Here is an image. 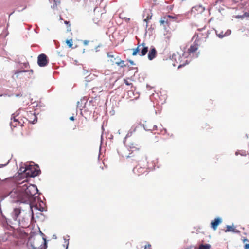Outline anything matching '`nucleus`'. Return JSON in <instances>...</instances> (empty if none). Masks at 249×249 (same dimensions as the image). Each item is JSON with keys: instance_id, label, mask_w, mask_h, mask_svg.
<instances>
[{"instance_id": "f257e3e1", "label": "nucleus", "mask_w": 249, "mask_h": 249, "mask_svg": "<svg viewBox=\"0 0 249 249\" xmlns=\"http://www.w3.org/2000/svg\"><path fill=\"white\" fill-rule=\"evenodd\" d=\"M37 189L35 185L23 181L19 184L16 189L12 190L9 194L15 202L28 203L34 199V196L36 194Z\"/></svg>"}, {"instance_id": "f03ea898", "label": "nucleus", "mask_w": 249, "mask_h": 249, "mask_svg": "<svg viewBox=\"0 0 249 249\" xmlns=\"http://www.w3.org/2000/svg\"><path fill=\"white\" fill-rule=\"evenodd\" d=\"M129 153H121V155L123 157L127 158H131L132 160L139 162L143 158L146 159L141 146L137 143H131L128 145Z\"/></svg>"}, {"instance_id": "7ed1b4c3", "label": "nucleus", "mask_w": 249, "mask_h": 249, "mask_svg": "<svg viewBox=\"0 0 249 249\" xmlns=\"http://www.w3.org/2000/svg\"><path fill=\"white\" fill-rule=\"evenodd\" d=\"M210 34V31L206 30V26H204L203 28L197 29V32L195 33L193 36V39L196 38L195 40L199 41L201 39L208 38Z\"/></svg>"}, {"instance_id": "20e7f679", "label": "nucleus", "mask_w": 249, "mask_h": 249, "mask_svg": "<svg viewBox=\"0 0 249 249\" xmlns=\"http://www.w3.org/2000/svg\"><path fill=\"white\" fill-rule=\"evenodd\" d=\"M148 51V47L145 46L144 43L139 44L138 43V46L135 49H133V52L132 53L133 55H136L138 53H140L141 56H144L146 55Z\"/></svg>"}, {"instance_id": "39448f33", "label": "nucleus", "mask_w": 249, "mask_h": 249, "mask_svg": "<svg viewBox=\"0 0 249 249\" xmlns=\"http://www.w3.org/2000/svg\"><path fill=\"white\" fill-rule=\"evenodd\" d=\"M25 174L28 177H34L38 175L41 171L38 170L37 167L35 166L30 165L26 168Z\"/></svg>"}, {"instance_id": "423d86ee", "label": "nucleus", "mask_w": 249, "mask_h": 249, "mask_svg": "<svg viewBox=\"0 0 249 249\" xmlns=\"http://www.w3.org/2000/svg\"><path fill=\"white\" fill-rule=\"evenodd\" d=\"M13 118H11L10 123L11 125L13 127H17V126H23L24 122L19 115H15L13 114Z\"/></svg>"}, {"instance_id": "0eeeda50", "label": "nucleus", "mask_w": 249, "mask_h": 249, "mask_svg": "<svg viewBox=\"0 0 249 249\" xmlns=\"http://www.w3.org/2000/svg\"><path fill=\"white\" fill-rule=\"evenodd\" d=\"M198 42V41L195 40L194 43L191 45L190 48L188 49L187 53L189 55H192V56L194 57H198V54L197 53V51L199 48Z\"/></svg>"}, {"instance_id": "6e6552de", "label": "nucleus", "mask_w": 249, "mask_h": 249, "mask_svg": "<svg viewBox=\"0 0 249 249\" xmlns=\"http://www.w3.org/2000/svg\"><path fill=\"white\" fill-rule=\"evenodd\" d=\"M48 63V59H47V56L42 53L38 55L37 57V64L40 67H45Z\"/></svg>"}, {"instance_id": "1a4fd4ad", "label": "nucleus", "mask_w": 249, "mask_h": 249, "mask_svg": "<svg viewBox=\"0 0 249 249\" xmlns=\"http://www.w3.org/2000/svg\"><path fill=\"white\" fill-rule=\"evenodd\" d=\"M175 60L177 63H178V68L184 66L188 63V61L186 57L183 55L181 56L180 55H178L176 57Z\"/></svg>"}, {"instance_id": "9d476101", "label": "nucleus", "mask_w": 249, "mask_h": 249, "mask_svg": "<svg viewBox=\"0 0 249 249\" xmlns=\"http://www.w3.org/2000/svg\"><path fill=\"white\" fill-rule=\"evenodd\" d=\"M147 166L142 167L140 164L137 165L133 169V172L137 176H140L147 172Z\"/></svg>"}, {"instance_id": "9b49d317", "label": "nucleus", "mask_w": 249, "mask_h": 249, "mask_svg": "<svg viewBox=\"0 0 249 249\" xmlns=\"http://www.w3.org/2000/svg\"><path fill=\"white\" fill-rule=\"evenodd\" d=\"M205 10V8L201 5H196L192 7L191 10V14L194 16V15L199 14L203 13Z\"/></svg>"}, {"instance_id": "f8f14e48", "label": "nucleus", "mask_w": 249, "mask_h": 249, "mask_svg": "<svg viewBox=\"0 0 249 249\" xmlns=\"http://www.w3.org/2000/svg\"><path fill=\"white\" fill-rule=\"evenodd\" d=\"M144 129L146 131H154L157 130V126L154 125L152 122H146L143 124Z\"/></svg>"}, {"instance_id": "ddd939ff", "label": "nucleus", "mask_w": 249, "mask_h": 249, "mask_svg": "<svg viewBox=\"0 0 249 249\" xmlns=\"http://www.w3.org/2000/svg\"><path fill=\"white\" fill-rule=\"evenodd\" d=\"M222 220L220 217H217L211 222V227L213 230H216L218 226L221 223Z\"/></svg>"}, {"instance_id": "4468645a", "label": "nucleus", "mask_w": 249, "mask_h": 249, "mask_svg": "<svg viewBox=\"0 0 249 249\" xmlns=\"http://www.w3.org/2000/svg\"><path fill=\"white\" fill-rule=\"evenodd\" d=\"M27 116V120L29 121V122L33 124H34L37 122V118L35 113L30 112L29 113H28Z\"/></svg>"}, {"instance_id": "2eb2a0df", "label": "nucleus", "mask_w": 249, "mask_h": 249, "mask_svg": "<svg viewBox=\"0 0 249 249\" xmlns=\"http://www.w3.org/2000/svg\"><path fill=\"white\" fill-rule=\"evenodd\" d=\"M26 72V71H21L16 72L14 75L13 76V78L14 79L23 78L24 77V73Z\"/></svg>"}, {"instance_id": "dca6fc26", "label": "nucleus", "mask_w": 249, "mask_h": 249, "mask_svg": "<svg viewBox=\"0 0 249 249\" xmlns=\"http://www.w3.org/2000/svg\"><path fill=\"white\" fill-rule=\"evenodd\" d=\"M157 51L155 48H153L151 49L148 54V58L150 60L153 59L156 56Z\"/></svg>"}, {"instance_id": "f3484780", "label": "nucleus", "mask_w": 249, "mask_h": 249, "mask_svg": "<svg viewBox=\"0 0 249 249\" xmlns=\"http://www.w3.org/2000/svg\"><path fill=\"white\" fill-rule=\"evenodd\" d=\"M21 213L20 208H15L12 212L13 218L15 220H17L19 215Z\"/></svg>"}, {"instance_id": "a211bd4d", "label": "nucleus", "mask_w": 249, "mask_h": 249, "mask_svg": "<svg viewBox=\"0 0 249 249\" xmlns=\"http://www.w3.org/2000/svg\"><path fill=\"white\" fill-rule=\"evenodd\" d=\"M107 56L108 58H110V61L112 63V64H115V61H117V58L120 59L119 56L115 57L114 55L112 54V53L111 52L107 53Z\"/></svg>"}, {"instance_id": "6ab92c4d", "label": "nucleus", "mask_w": 249, "mask_h": 249, "mask_svg": "<svg viewBox=\"0 0 249 249\" xmlns=\"http://www.w3.org/2000/svg\"><path fill=\"white\" fill-rule=\"evenodd\" d=\"M116 60V61H115V64H116L121 68L126 67L127 66V64H125V61L121 60L120 58H117Z\"/></svg>"}, {"instance_id": "aec40b11", "label": "nucleus", "mask_w": 249, "mask_h": 249, "mask_svg": "<svg viewBox=\"0 0 249 249\" xmlns=\"http://www.w3.org/2000/svg\"><path fill=\"white\" fill-rule=\"evenodd\" d=\"M160 23L161 25H164V24H166L167 25L169 24V20L168 19L166 15H165L164 17L161 18L160 20Z\"/></svg>"}, {"instance_id": "412c9836", "label": "nucleus", "mask_w": 249, "mask_h": 249, "mask_svg": "<svg viewBox=\"0 0 249 249\" xmlns=\"http://www.w3.org/2000/svg\"><path fill=\"white\" fill-rule=\"evenodd\" d=\"M215 32L216 33L217 36L220 38H223L224 36H226L229 35L231 33V32L229 33L227 31V32H225V33H224L223 32H221L220 33H218L216 31H215Z\"/></svg>"}, {"instance_id": "4be33fe9", "label": "nucleus", "mask_w": 249, "mask_h": 249, "mask_svg": "<svg viewBox=\"0 0 249 249\" xmlns=\"http://www.w3.org/2000/svg\"><path fill=\"white\" fill-rule=\"evenodd\" d=\"M211 248V245L209 244H201L199 247L196 249V247H195V249H210Z\"/></svg>"}, {"instance_id": "5701e85b", "label": "nucleus", "mask_w": 249, "mask_h": 249, "mask_svg": "<svg viewBox=\"0 0 249 249\" xmlns=\"http://www.w3.org/2000/svg\"><path fill=\"white\" fill-rule=\"evenodd\" d=\"M102 15H103V14H100V18H101ZM93 20L95 23L98 24H99L100 23L104 21L102 19H99L98 16L94 18Z\"/></svg>"}, {"instance_id": "b1692460", "label": "nucleus", "mask_w": 249, "mask_h": 249, "mask_svg": "<svg viewBox=\"0 0 249 249\" xmlns=\"http://www.w3.org/2000/svg\"><path fill=\"white\" fill-rule=\"evenodd\" d=\"M93 93L101 92L102 91V87H93L92 89Z\"/></svg>"}, {"instance_id": "393cba45", "label": "nucleus", "mask_w": 249, "mask_h": 249, "mask_svg": "<svg viewBox=\"0 0 249 249\" xmlns=\"http://www.w3.org/2000/svg\"><path fill=\"white\" fill-rule=\"evenodd\" d=\"M167 17V18L169 20V22L171 20H173L174 21H177L178 18H177V16H172L171 15H166Z\"/></svg>"}, {"instance_id": "a878e982", "label": "nucleus", "mask_w": 249, "mask_h": 249, "mask_svg": "<svg viewBox=\"0 0 249 249\" xmlns=\"http://www.w3.org/2000/svg\"><path fill=\"white\" fill-rule=\"evenodd\" d=\"M66 43L69 48H72L73 42L72 39L67 40Z\"/></svg>"}, {"instance_id": "bb28decb", "label": "nucleus", "mask_w": 249, "mask_h": 249, "mask_svg": "<svg viewBox=\"0 0 249 249\" xmlns=\"http://www.w3.org/2000/svg\"><path fill=\"white\" fill-rule=\"evenodd\" d=\"M227 229L225 230V232L233 231L234 228L231 226H227Z\"/></svg>"}, {"instance_id": "cd10ccee", "label": "nucleus", "mask_w": 249, "mask_h": 249, "mask_svg": "<svg viewBox=\"0 0 249 249\" xmlns=\"http://www.w3.org/2000/svg\"><path fill=\"white\" fill-rule=\"evenodd\" d=\"M144 249H152L151 245L150 244L148 243L145 246Z\"/></svg>"}, {"instance_id": "c85d7f7f", "label": "nucleus", "mask_w": 249, "mask_h": 249, "mask_svg": "<svg viewBox=\"0 0 249 249\" xmlns=\"http://www.w3.org/2000/svg\"><path fill=\"white\" fill-rule=\"evenodd\" d=\"M124 83L126 85H128V86H130V85H132V83H130L126 79H124Z\"/></svg>"}, {"instance_id": "c756f323", "label": "nucleus", "mask_w": 249, "mask_h": 249, "mask_svg": "<svg viewBox=\"0 0 249 249\" xmlns=\"http://www.w3.org/2000/svg\"><path fill=\"white\" fill-rule=\"evenodd\" d=\"M65 23L68 25V29H67V30L68 31H71V29H70V22L69 21H65Z\"/></svg>"}, {"instance_id": "7c9ffc66", "label": "nucleus", "mask_w": 249, "mask_h": 249, "mask_svg": "<svg viewBox=\"0 0 249 249\" xmlns=\"http://www.w3.org/2000/svg\"><path fill=\"white\" fill-rule=\"evenodd\" d=\"M151 18V16L148 15V16L146 18H145V19H144V21L145 22H147V23L148 21L149 20H150Z\"/></svg>"}, {"instance_id": "2f4dec72", "label": "nucleus", "mask_w": 249, "mask_h": 249, "mask_svg": "<svg viewBox=\"0 0 249 249\" xmlns=\"http://www.w3.org/2000/svg\"><path fill=\"white\" fill-rule=\"evenodd\" d=\"M203 127L204 129H209L210 128V125L209 124H205Z\"/></svg>"}, {"instance_id": "473e14b6", "label": "nucleus", "mask_w": 249, "mask_h": 249, "mask_svg": "<svg viewBox=\"0 0 249 249\" xmlns=\"http://www.w3.org/2000/svg\"><path fill=\"white\" fill-rule=\"evenodd\" d=\"M245 249H249V243L246 244L244 246Z\"/></svg>"}, {"instance_id": "72a5a7b5", "label": "nucleus", "mask_w": 249, "mask_h": 249, "mask_svg": "<svg viewBox=\"0 0 249 249\" xmlns=\"http://www.w3.org/2000/svg\"><path fill=\"white\" fill-rule=\"evenodd\" d=\"M103 166H100L99 169H98V171L99 172L100 171H102L103 170Z\"/></svg>"}, {"instance_id": "f704fd0d", "label": "nucleus", "mask_w": 249, "mask_h": 249, "mask_svg": "<svg viewBox=\"0 0 249 249\" xmlns=\"http://www.w3.org/2000/svg\"><path fill=\"white\" fill-rule=\"evenodd\" d=\"M129 62L132 65H135V63L134 62H133V61L132 60H129Z\"/></svg>"}, {"instance_id": "c9c22d12", "label": "nucleus", "mask_w": 249, "mask_h": 249, "mask_svg": "<svg viewBox=\"0 0 249 249\" xmlns=\"http://www.w3.org/2000/svg\"><path fill=\"white\" fill-rule=\"evenodd\" d=\"M29 249H40L39 248L34 247L32 246V248H30Z\"/></svg>"}, {"instance_id": "e433bc0d", "label": "nucleus", "mask_w": 249, "mask_h": 249, "mask_svg": "<svg viewBox=\"0 0 249 249\" xmlns=\"http://www.w3.org/2000/svg\"><path fill=\"white\" fill-rule=\"evenodd\" d=\"M70 120L71 121H74V117L73 116H71L70 117Z\"/></svg>"}, {"instance_id": "4c0bfd02", "label": "nucleus", "mask_w": 249, "mask_h": 249, "mask_svg": "<svg viewBox=\"0 0 249 249\" xmlns=\"http://www.w3.org/2000/svg\"><path fill=\"white\" fill-rule=\"evenodd\" d=\"M243 17H244L243 16H236V18H243Z\"/></svg>"}, {"instance_id": "58836bf2", "label": "nucleus", "mask_w": 249, "mask_h": 249, "mask_svg": "<svg viewBox=\"0 0 249 249\" xmlns=\"http://www.w3.org/2000/svg\"><path fill=\"white\" fill-rule=\"evenodd\" d=\"M27 207H28V211L29 212L30 211V209H31V206L30 205H27Z\"/></svg>"}, {"instance_id": "ea45409f", "label": "nucleus", "mask_w": 249, "mask_h": 249, "mask_svg": "<svg viewBox=\"0 0 249 249\" xmlns=\"http://www.w3.org/2000/svg\"><path fill=\"white\" fill-rule=\"evenodd\" d=\"M243 242L249 241L248 240L247 238H245L243 240Z\"/></svg>"}, {"instance_id": "a19ab883", "label": "nucleus", "mask_w": 249, "mask_h": 249, "mask_svg": "<svg viewBox=\"0 0 249 249\" xmlns=\"http://www.w3.org/2000/svg\"><path fill=\"white\" fill-rule=\"evenodd\" d=\"M5 165V164H0V168L3 167Z\"/></svg>"}, {"instance_id": "79ce46f5", "label": "nucleus", "mask_w": 249, "mask_h": 249, "mask_svg": "<svg viewBox=\"0 0 249 249\" xmlns=\"http://www.w3.org/2000/svg\"><path fill=\"white\" fill-rule=\"evenodd\" d=\"M17 97H18V96H22V94H16V95Z\"/></svg>"}, {"instance_id": "37998d69", "label": "nucleus", "mask_w": 249, "mask_h": 249, "mask_svg": "<svg viewBox=\"0 0 249 249\" xmlns=\"http://www.w3.org/2000/svg\"><path fill=\"white\" fill-rule=\"evenodd\" d=\"M241 154L242 155L245 156L246 155L245 152H244L243 154Z\"/></svg>"}, {"instance_id": "c03bdc74", "label": "nucleus", "mask_w": 249, "mask_h": 249, "mask_svg": "<svg viewBox=\"0 0 249 249\" xmlns=\"http://www.w3.org/2000/svg\"><path fill=\"white\" fill-rule=\"evenodd\" d=\"M136 128H137V127H135V128L134 129V130H133V132H135V131H136Z\"/></svg>"}, {"instance_id": "a18cd8bd", "label": "nucleus", "mask_w": 249, "mask_h": 249, "mask_svg": "<svg viewBox=\"0 0 249 249\" xmlns=\"http://www.w3.org/2000/svg\"><path fill=\"white\" fill-rule=\"evenodd\" d=\"M235 154H236V155H238L239 154V152H236L235 153Z\"/></svg>"}, {"instance_id": "49530a36", "label": "nucleus", "mask_w": 249, "mask_h": 249, "mask_svg": "<svg viewBox=\"0 0 249 249\" xmlns=\"http://www.w3.org/2000/svg\"><path fill=\"white\" fill-rule=\"evenodd\" d=\"M171 37V36L170 35L168 37V38L169 39Z\"/></svg>"}, {"instance_id": "de8ad7c7", "label": "nucleus", "mask_w": 249, "mask_h": 249, "mask_svg": "<svg viewBox=\"0 0 249 249\" xmlns=\"http://www.w3.org/2000/svg\"><path fill=\"white\" fill-rule=\"evenodd\" d=\"M66 242H67V246H68V245H69V243H68V242L67 241H66Z\"/></svg>"}]
</instances>
